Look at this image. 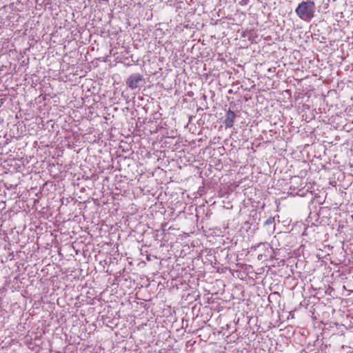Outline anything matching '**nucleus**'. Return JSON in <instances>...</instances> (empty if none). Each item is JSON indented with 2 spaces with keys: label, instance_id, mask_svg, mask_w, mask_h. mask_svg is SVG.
Wrapping results in <instances>:
<instances>
[{
  "label": "nucleus",
  "instance_id": "obj_4",
  "mask_svg": "<svg viewBox=\"0 0 353 353\" xmlns=\"http://www.w3.org/2000/svg\"><path fill=\"white\" fill-rule=\"evenodd\" d=\"M271 222H272V221H271L270 219H268V220H267V221H266V223H270Z\"/></svg>",
  "mask_w": 353,
  "mask_h": 353
},
{
  "label": "nucleus",
  "instance_id": "obj_3",
  "mask_svg": "<svg viewBox=\"0 0 353 353\" xmlns=\"http://www.w3.org/2000/svg\"><path fill=\"white\" fill-rule=\"evenodd\" d=\"M235 118L236 115L234 112L229 110L226 113L225 119L224 122L226 127L232 128L234 125Z\"/></svg>",
  "mask_w": 353,
  "mask_h": 353
},
{
  "label": "nucleus",
  "instance_id": "obj_2",
  "mask_svg": "<svg viewBox=\"0 0 353 353\" xmlns=\"http://www.w3.org/2000/svg\"><path fill=\"white\" fill-rule=\"evenodd\" d=\"M143 79L142 75L140 74H134L131 75L127 80V85L131 89H135L139 86V83Z\"/></svg>",
  "mask_w": 353,
  "mask_h": 353
},
{
  "label": "nucleus",
  "instance_id": "obj_1",
  "mask_svg": "<svg viewBox=\"0 0 353 353\" xmlns=\"http://www.w3.org/2000/svg\"><path fill=\"white\" fill-rule=\"evenodd\" d=\"M295 12L300 19L305 21H309L314 16V2L313 1H302L298 5Z\"/></svg>",
  "mask_w": 353,
  "mask_h": 353
}]
</instances>
